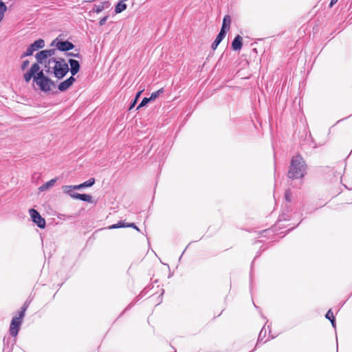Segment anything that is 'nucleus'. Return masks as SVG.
<instances>
[{
    "instance_id": "1",
    "label": "nucleus",
    "mask_w": 352,
    "mask_h": 352,
    "mask_svg": "<svg viewBox=\"0 0 352 352\" xmlns=\"http://www.w3.org/2000/svg\"><path fill=\"white\" fill-rule=\"evenodd\" d=\"M307 166L300 155L293 156L290 161L287 177L292 179H302L307 174Z\"/></svg>"
},
{
    "instance_id": "42",
    "label": "nucleus",
    "mask_w": 352,
    "mask_h": 352,
    "mask_svg": "<svg viewBox=\"0 0 352 352\" xmlns=\"http://www.w3.org/2000/svg\"><path fill=\"white\" fill-rule=\"evenodd\" d=\"M338 0H331L329 7L332 8L338 2Z\"/></svg>"
},
{
    "instance_id": "13",
    "label": "nucleus",
    "mask_w": 352,
    "mask_h": 352,
    "mask_svg": "<svg viewBox=\"0 0 352 352\" xmlns=\"http://www.w3.org/2000/svg\"><path fill=\"white\" fill-rule=\"evenodd\" d=\"M231 21H232L231 16L228 14L225 15L223 19V23H222V25H221L220 31L223 32L225 34H227V32L230 28Z\"/></svg>"
},
{
    "instance_id": "18",
    "label": "nucleus",
    "mask_w": 352,
    "mask_h": 352,
    "mask_svg": "<svg viewBox=\"0 0 352 352\" xmlns=\"http://www.w3.org/2000/svg\"><path fill=\"white\" fill-rule=\"evenodd\" d=\"M74 185H69V186H63L62 187L63 191L64 193L69 195L72 198H73V195L75 194H78V192H74L76 190L75 188H73Z\"/></svg>"
},
{
    "instance_id": "5",
    "label": "nucleus",
    "mask_w": 352,
    "mask_h": 352,
    "mask_svg": "<svg viewBox=\"0 0 352 352\" xmlns=\"http://www.w3.org/2000/svg\"><path fill=\"white\" fill-rule=\"evenodd\" d=\"M51 46H55L56 49L60 52H67L73 50L75 45L68 40L63 41L58 38H55L51 43Z\"/></svg>"
},
{
    "instance_id": "17",
    "label": "nucleus",
    "mask_w": 352,
    "mask_h": 352,
    "mask_svg": "<svg viewBox=\"0 0 352 352\" xmlns=\"http://www.w3.org/2000/svg\"><path fill=\"white\" fill-rule=\"evenodd\" d=\"M127 8V5L125 3L118 1L115 5L114 12L116 14H120L124 12Z\"/></svg>"
},
{
    "instance_id": "20",
    "label": "nucleus",
    "mask_w": 352,
    "mask_h": 352,
    "mask_svg": "<svg viewBox=\"0 0 352 352\" xmlns=\"http://www.w3.org/2000/svg\"><path fill=\"white\" fill-rule=\"evenodd\" d=\"M325 318L329 320L331 322L332 327L336 329V318L333 316V313L332 312L331 309H329L327 311V312L326 313Z\"/></svg>"
},
{
    "instance_id": "4",
    "label": "nucleus",
    "mask_w": 352,
    "mask_h": 352,
    "mask_svg": "<svg viewBox=\"0 0 352 352\" xmlns=\"http://www.w3.org/2000/svg\"><path fill=\"white\" fill-rule=\"evenodd\" d=\"M44 47V40L43 38H38L28 47L26 51L21 55L20 58L22 59L27 56H32L34 52L38 51L40 49H43Z\"/></svg>"
},
{
    "instance_id": "41",
    "label": "nucleus",
    "mask_w": 352,
    "mask_h": 352,
    "mask_svg": "<svg viewBox=\"0 0 352 352\" xmlns=\"http://www.w3.org/2000/svg\"><path fill=\"white\" fill-rule=\"evenodd\" d=\"M164 294V289H162V292L160 294V296L157 297L159 299V301L157 302L158 305L162 302V296H163Z\"/></svg>"
},
{
    "instance_id": "43",
    "label": "nucleus",
    "mask_w": 352,
    "mask_h": 352,
    "mask_svg": "<svg viewBox=\"0 0 352 352\" xmlns=\"http://www.w3.org/2000/svg\"><path fill=\"white\" fill-rule=\"evenodd\" d=\"M156 94L160 96V94H163L164 92V88H161L155 91Z\"/></svg>"
},
{
    "instance_id": "9",
    "label": "nucleus",
    "mask_w": 352,
    "mask_h": 352,
    "mask_svg": "<svg viewBox=\"0 0 352 352\" xmlns=\"http://www.w3.org/2000/svg\"><path fill=\"white\" fill-rule=\"evenodd\" d=\"M76 78L74 76H71L68 78L60 82L58 85V89L61 92L65 91L74 84Z\"/></svg>"
},
{
    "instance_id": "10",
    "label": "nucleus",
    "mask_w": 352,
    "mask_h": 352,
    "mask_svg": "<svg viewBox=\"0 0 352 352\" xmlns=\"http://www.w3.org/2000/svg\"><path fill=\"white\" fill-rule=\"evenodd\" d=\"M68 64L70 65V67H69V72H70L72 76L74 77V76L77 74L80 69V62L76 59L69 58L68 60Z\"/></svg>"
},
{
    "instance_id": "48",
    "label": "nucleus",
    "mask_w": 352,
    "mask_h": 352,
    "mask_svg": "<svg viewBox=\"0 0 352 352\" xmlns=\"http://www.w3.org/2000/svg\"><path fill=\"white\" fill-rule=\"evenodd\" d=\"M294 228H295V227H293V228H292L291 229H288V230H287V231H290V230H293Z\"/></svg>"
},
{
    "instance_id": "46",
    "label": "nucleus",
    "mask_w": 352,
    "mask_h": 352,
    "mask_svg": "<svg viewBox=\"0 0 352 352\" xmlns=\"http://www.w3.org/2000/svg\"><path fill=\"white\" fill-rule=\"evenodd\" d=\"M259 255H260V253L258 252L257 254L256 255L254 259H256V258L258 257Z\"/></svg>"
},
{
    "instance_id": "25",
    "label": "nucleus",
    "mask_w": 352,
    "mask_h": 352,
    "mask_svg": "<svg viewBox=\"0 0 352 352\" xmlns=\"http://www.w3.org/2000/svg\"><path fill=\"white\" fill-rule=\"evenodd\" d=\"M9 340H10V338H3V345H4L3 352H6V351L10 352L12 350V346L14 344H12V346H9Z\"/></svg>"
},
{
    "instance_id": "21",
    "label": "nucleus",
    "mask_w": 352,
    "mask_h": 352,
    "mask_svg": "<svg viewBox=\"0 0 352 352\" xmlns=\"http://www.w3.org/2000/svg\"><path fill=\"white\" fill-rule=\"evenodd\" d=\"M143 90L139 91L135 94V98L130 102L129 109H132L136 105L140 96L142 95Z\"/></svg>"
},
{
    "instance_id": "12",
    "label": "nucleus",
    "mask_w": 352,
    "mask_h": 352,
    "mask_svg": "<svg viewBox=\"0 0 352 352\" xmlns=\"http://www.w3.org/2000/svg\"><path fill=\"white\" fill-rule=\"evenodd\" d=\"M95 183H96L95 178L91 177V178L89 179L88 180H87L80 184L74 185L73 188H75L76 190H82L83 188H90V187L93 186L95 184Z\"/></svg>"
},
{
    "instance_id": "24",
    "label": "nucleus",
    "mask_w": 352,
    "mask_h": 352,
    "mask_svg": "<svg viewBox=\"0 0 352 352\" xmlns=\"http://www.w3.org/2000/svg\"><path fill=\"white\" fill-rule=\"evenodd\" d=\"M103 10L102 6L101 5V3L98 5L94 4L93 6V8L91 11L89 12V15L91 16V13H100Z\"/></svg>"
},
{
    "instance_id": "23",
    "label": "nucleus",
    "mask_w": 352,
    "mask_h": 352,
    "mask_svg": "<svg viewBox=\"0 0 352 352\" xmlns=\"http://www.w3.org/2000/svg\"><path fill=\"white\" fill-rule=\"evenodd\" d=\"M266 334H267V331H266V329L265 328V326H264L261 329V330L260 331V333L258 334V340H257V343L256 344V346H257L258 345L260 342L263 341V340L265 338Z\"/></svg>"
},
{
    "instance_id": "33",
    "label": "nucleus",
    "mask_w": 352,
    "mask_h": 352,
    "mask_svg": "<svg viewBox=\"0 0 352 352\" xmlns=\"http://www.w3.org/2000/svg\"><path fill=\"white\" fill-rule=\"evenodd\" d=\"M67 56H73L81 59L82 55L80 53L67 52Z\"/></svg>"
},
{
    "instance_id": "26",
    "label": "nucleus",
    "mask_w": 352,
    "mask_h": 352,
    "mask_svg": "<svg viewBox=\"0 0 352 352\" xmlns=\"http://www.w3.org/2000/svg\"><path fill=\"white\" fill-rule=\"evenodd\" d=\"M49 63H54V64H60L63 65L64 63H67L64 58H50L49 59Z\"/></svg>"
},
{
    "instance_id": "45",
    "label": "nucleus",
    "mask_w": 352,
    "mask_h": 352,
    "mask_svg": "<svg viewBox=\"0 0 352 352\" xmlns=\"http://www.w3.org/2000/svg\"><path fill=\"white\" fill-rule=\"evenodd\" d=\"M4 16L0 15V22L3 20Z\"/></svg>"
},
{
    "instance_id": "34",
    "label": "nucleus",
    "mask_w": 352,
    "mask_h": 352,
    "mask_svg": "<svg viewBox=\"0 0 352 352\" xmlns=\"http://www.w3.org/2000/svg\"><path fill=\"white\" fill-rule=\"evenodd\" d=\"M108 18H109V15H106L104 17L101 18L98 22L99 26H103L105 24V23L107 22Z\"/></svg>"
},
{
    "instance_id": "32",
    "label": "nucleus",
    "mask_w": 352,
    "mask_h": 352,
    "mask_svg": "<svg viewBox=\"0 0 352 352\" xmlns=\"http://www.w3.org/2000/svg\"><path fill=\"white\" fill-rule=\"evenodd\" d=\"M56 50H57L56 48V49H47V50H45L46 53H47V56H48L49 59L50 58H54L53 56L55 54Z\"/></svg>"
},
{
    "instance_id": "14",
    "label": "nucleus",
    "mask_w": 352,
    "mask_h": 352,
    "mask_svg": "<svg viewBox=\"0 0 352 352\" xmlns=\"http://www.w3.org/2000/svg\"><path fill=\"white\" fill-rule=\"evenodd\" d=\"M226 34L223 33V32L219 31V32L217 35L214 41L212 42V45H211V48L213 50H215L217 48L219 45L226 37Z\"/></svg>"
},
{
    "instance_id": "36",
    "label": "nucleus",
    "mask_w": 352,
    "mask_h": 352,
    "mask_svg": "<svg viewBox=\"0 0 352 352\" xmlns=\"http://www.w3.org/2000/svg\"><path fill=\"white\" fill-rule=\"evenodd\" d=\"M285 199L286 201L290 202L291 201V192L289 190H286L285 192Z\"/></svg>"
},
{
    "instance_id": "38",
    "label": "nucleus",
    "mask_w": 352,
    "mask_h": 352,
    "mask_svg": "<svg viewBox=\"0 0 352 352\" xmlns=\"http://www.w3.org/2000/svg\"><path fill=\"white\" fill-rule=\"evenodd\" d=\"M101 5L102 6L103 10L105 8H109L111 6V3L109 1H104L102 2H100Z\"/></svg>"
},
{
    "instance_id": "8",
    "label": "nucleus",
    "mask_w": 352,
    "mask_h": 352,
    "mask_svg": "<svg viewBox=\"0 0 352 352\" xmlns=\"http://www.w3.org/2000/svg\"><path fill=\"white\" fill-rule=\"evenodd\" d=\"M22 323L23 321L14 317L12 318L9 329L10 336H12V337H16L18 335Z\"/></svg>"
},
{
    "instance_id": "11",
    "label": "nucleus",
    "mask_w": 352,
    "mask_h": 352,
    "mask_svg": "<svg viewBox=\"0 0 352 352\" xmlns=\"http://www.w3.org/2000/svg\"><path fill=\"white\" fill-rule=\"evenodd\" d=\"M243 47V38L242 37L237 34L231 43V47L234 51H239L241 50Z\"/></svg>"
},
{
    "instance_id": "35",
    "label": "nucleus",
    "mask_w": 352,
    "mask_h": 352,
    "mask_svg": "<svg viewBox=\"0 0 352 352\" xmlns=\"http://www.w3.org/2000/svg\"><path fill=\"white\" fill-rule=\"evenodd\" d=\"M29 64H30V61L28 60H23L21 65V70L24 71L25 69H26V68L28 67Z\"/></svg>"
},
{
    "instance_id": "44",
    "label": "nucleus",
    "mask_w": 352,
    "mask_h": 352,
    "mask_svg": "<svg viewBox=\"0 0 352 352\" xmlns=\"http://www.w3.org/2000/svg\"><path fill=\"white\" fill-rule=\"evenodd\" d=\"M252 274H250V289L252 290Z\"/></svg>"
},
{
    "instance_id": "47",
    "label": "nucleus",
    "mask_w": 352,
    "mask_h": 352,
    "mask_svg": "<svg viewBox=\"0 0 352 352\" xmlns=\"http://www.w3.org/2000/svg\"><path fill=\"white\" fill-rule=\"evenodd\" d=\"M268 232V230H263V232H263V233H265V232Z\"/></svg>"
},
{
    "instance_id": "31",
    "label": "nucleus",
    "mask_w": 352,
    "mask_h": 352,
    "mask_svg": "<svg viewBox=\"0 0 352 352\" xmlns=\"http://www.w3.org/2000/svg\"><path fill=\"white\" fill-rule=\"evenodd\" d=\"M25 312H26V311L21 309L20 311H19L18 316H14V318L23 321V320L25 316Z\"/></svg>"
},
{
    "instance_id": "3",
    "label": "nucleus",
    "mask_w": 352,
    "mask_h": 352,
    "mask_svg": "<svg viewBox=\"0 0 352 352\" xmlns=\"http://www.w3.org/2000/svg\"><path fill=\"white\" fill-rule=\"evenodd\" d=\"M33 81L38 86L40 90L47 93L51 90L52 87H55L56 84L49 76H46L43 70L35 73L33 76Z\"/></svg>"
},
{
    "instance_id": "15",
    "label": "nucleus",
    "mask_w": 352,
    "mask_h": 352,
    "mask_svg": "<svg viewBox=\"0 0 352 352\" xmlns=\"http://www.w3.org/2000/svg\"><path fill=\"white\" fill-rule=\"evenodd\" d=\"M73 199H78L81 200L87 203H92L93 202V197L91 195L89 194H75L73 195Z\"/></svg>"
},
{
    "instance_id": "16",
    "label": "nucleus",
    "mask_w": 352,
    "mask_h": 352,
    "mask_svg": "<svg viewBox=\"0 0 352 352\" xmlns=\"http://www.w3.org/2000/svg\"><path fill=\"white\" fill-rule=\"evenodd\" d=\"M56 181H57V178H54V179H52L50 181L45 182V184H43L38 188L39 191L43 192V191L48 190L49 188L53 187L54 186L55 183L56 182Z\"/></svg>"
},
{
    "instance_id": "29",
    "label": "nucleus",
    "mask_w": 352,
    "mask_h": 352,
    "mask_svg": "<svg viewBox=\"0 0 352 352\" xmlns=\"http://www.w3.org/2000/svg\"><path fill=\"white\" fill-rule=\"evenodd\" d=\"M50 64L51 63H49V59L47 60V63H43V64L44 65L45 68V72L47 74H53V72H52V67L50 66Z\"/></svg>"
},
{
    "instance_id": "27",
    "label": "nucleus",
    "mask_w": 352,
    "mask_h": 352,
    "mask_svg": "<svg viewBox=\"0 0 352 352\" xmlns=\"http://www.w3.org/2000/svg\"><path fill=\"white\" fill-rule=\"evenodd\" d=\"M151 100L149 98L144 97L140 102V103L138 104L137 109H140L145 106H146Z\"/></svg>"
},
{
    "instance_id": "28",
    "label": "nucleus",
    "mask_w": 352,
    "mask_h": 352,
    "mask_svg": "<svg viewBox=\"0 0 352 352\" xmlns=\"http://www.w3.org/2000/svg\"><path fill=\"white\" fill-rule=\"evenodd\" d=\"M8 8L5 3L0 0V15L4 16V14L6 12Z\"/></svg>"
},
{
    "instance_id": "30",
    "label": "nucleus",
    "mask_w": 352,
    "mask_h": 352,
    "mask_svg": "<svg viewBox=\"0 0 352 352\" xmlns=\"http://www.w3.org/2000/svg\"><path fill=\"white\" fill-rule=\"evenodd\" d=\"M50 64L51 63H49V59L47 60V63H43V64L44 65L45 68V72L47 74H53V72H52V67L50 66Z\"/></svg>"
},
{
    "instance_id": "19",
    "label": "nucleus",
    "mask_w": 352,
    "mask_h": 352,
    "mask_svg": "<svg viewBox=\"0 0 352 352\" xmlns=\"http://www.w3.org/2000/svg\"><path fill=\"white\" fill-rule=\"evenodd\" d=\"M147 287H145L141 292L140 294H139L138 296H137L135 298V299L134 300V301L131 302L127 307L124 310V311L122 312V314L126 311V310L128 309H130L133 305L134 304L138 301L141 298H142L144 296V294H146L147 293Z\"/></svg>"
},
{
    "instance_id": "39",
    "label": "nucleus",
    "mask_w": 352,
    "mask_h": 352,
    "mask_svg": "<svg viewBox=\"0 0 352 352\" xmlns=\"http://www.w3.org/2000/svg\"><path fill=\"white\" fill-rule=\"evenodd\" d=\"M30 301H29V300H27L23 303V305H22V307H21V309H23V310H25V311H27V309H28V307H29V305H30Z\"/></svg>"
},
{
    "instance_id": "2",
    "label": "nucleus",
    "mask_w": 352,
    "mask_h": 352,
    "mask_svg": "<svg viewBox=\"0 0 352 352\" xmlns=\"http://www.w3.org/2000/svg\"><path fill=\"white\" fill-rule=\"evenodd\" d=\"M35 58L36 63H33L30 69L23 74V78L26 82H29L31 80L32 76H33L35 73L41 70L39 65L47 63L49 59L45 50L38 52L35 55Z\"/></svg>"
},
{
    "instance_id": "6",
    "label": "nucleus",
    "mask_w": 352,
    "mask_h": 352,
    "mask_svg": "<svg viewBox=\"0 0 352 352\" xmlns=\"http://www.w3.org/2000/svg\"><path fill=\"white\" fill-rule=\"evenodd\" d=\"M52 72L57 79L60 80L63 79L69 72V66L68 63H64L63 65L54 64V66L52 67Z\"/></svg>"
},
{
    "instance_id": "7",
    "label": "nucleus",
    "mask_w": 352,
    "mask_h": 352,
    "mask_svg": "<svg viewBox=\"0 0 352 352\" xmlns=\"http://www.w3.org/2000/svg\"><path fill=\"white\" fill-rule=\"evenodd\" d=\"M29 214L31 219L39 228L44 229L46 227V221L43 217H41L40 213L34 208L29 210Z\"/></svg>"
},
{
    "instance_id": "37",
    "label": "nucleus",
    "mask_w": 352,
    "mask_h": 352,
    "mask_svg": "<svg viewBox=\"0 0 352 352\" xmlns=\"http://www.w3.org/2000/svg\"><path fill=\"white\" fill-rule=\"evenodd\" d=\"M126 226L127 228H132L138 232L140 231L139 228L134 223H128Z\"/></svg>"
},
{
    "instance_id": "22",
    "label": "nucleus",
    "mask_w": 352,
    "mask_h": 352,
    "mask_svg": "<svg viewBox=\"0 0 352 352\" xmlns=\"http://www.w3.org/2000/svg\"><path fill=\"white\" fill-rule=\"evenodd\" d=\"M128 223L124 222V221H119L118 223L112 224L109 226V229H117L122 228H127L126 225Z\"/></svg>"
},
{
    "instance_id": "40",
    "label": "nucleus",
    "mask_w": 352,
    "mask_h": 352,
    "mask_svg": "<svg viewBox=\"0 0 352 352\" xmlns=\"http://www.w3.org/2000/svg\"><path fill=\"white\" fill-rule=\"evenodd\" d=\"M158 97H159V96L156 94V92H155V91H154V92H153V93L151 94V96H150L149 98H150V100H151V101H153V100H155L157 98H158Z\"/></svg>"
}]
</instances>
